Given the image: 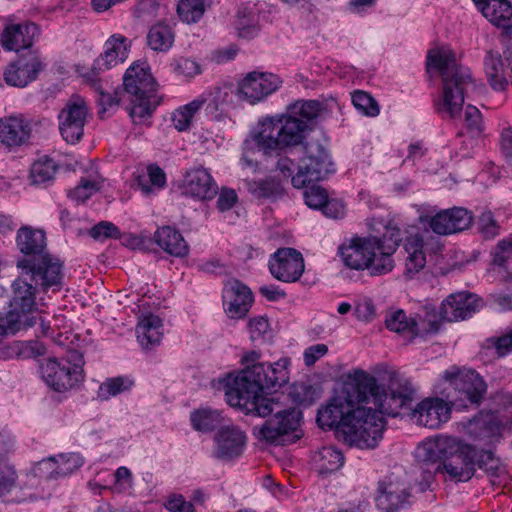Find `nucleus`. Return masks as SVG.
<instances>
[{
	"label": "nucleus",
	"mask_w": 512,
	"mask_h": 512,
	"mask_svg": "<svg viewBox=\"0 0 512 512\" xmlns=\"http://www.w3.org/2000/svg\"><path fill=\"white\" fill-rule=\"evenodd\" d=\"M127 38L122 35L111 36L104 45V52L94 60V63L85 75L98 76L105 70L111 69L126 60Z\"/></svg>",
	"instance_id": "obj_26"
},
{
	"label": "nucleus",
	"mask_w": 512,
	"mask_h": 512,
	"mask_svg": "<svg viewBox=\"0 0 512 512\" xmlns=\"http://www.w3.org/2000/svg\"><path fill=\"white\" fill-rule=\"evenodd\" d=\"M133 385V381L125 377H115L103 382L97 392L100 400H108L128 389Z\"/></svg>",
	"instance_id": "obj_48"
},
{
	"label": "nucleus",
	"mask_w": 512,
	"mask_h": 512,
	"mask_svg": "<svg viewBox=\"0 0 512 512\" xmlns=\"http://www.w3.org/2000/svg\"><path fill=\"white\" fill-rule=\"evenodd\" d=\"M290 395L295 403L308 407L315 402L318 397V392L316 388L310 384L299 383L293 385Z\"/></svg>",
	"instance_id": "obj_51"
},
{
	"label": "nucleus",
	"mask_w": 512,
	"mask_h": 512,
	"mask_svg": "<svg viewBox=\"0 0 512 512\" xmlns=\"http://www.w3.org/2000/svg\"><path fill=\"white\" fill-rule=\"evenodd\" d=\"M164 506L169 512H195L194 504L191 501H186L181 494L169 495Z\"/></svg>",
	"instance_id": "obj_58"
},
{
	"label": "nucleus",
	"mask_w": 512,
	"mask_h": 512,
	"mask_svg": "<svg viewBox=\"0 0 512 512\" xmlns=\"http://www.w3.org/2000/svg\"><path fill=\"white\" fill-rule=\"evenodd\" d=\"M492 263L512 274V236L500 240L491 250Z\"/></svg>",
	"instance_id": "obj_46"
},
{
	"label": "nucleus",
	"mask_w": 512,
	"mask_h": 512,
	"mask_svg": "<svg viewBox=\"0 0 512 512\" xmlns=\"http://www.w3.org/2000/svg\"><path fill=\"white\" fill-rule=\"evenodd\" d=\"M476 466L491 476H497L500 460L491 450H478L459 441V449L448 455L444 463L437 466L436 472L443 468L452 479L468 481L474 476Z\"/></svg>",
	"instance_id": "obj_8"
},
{
	"label": "nucleus",
	"mask_w": 512,
	"mask_h": 512,
	"mask_svg": "<svg viewBox=\"0 0 512 512\" xmlns=\"http://www.w3.org/2000/svg\"><path fill=\"white\" fill-rule=\"evenodd\" d=\"M44 68L45 63L38 50L28 51L7 67L4 79L8 85L23 88L35 81Z\"/></svg>",
	"instance_id": "obj_18"
},
{
	"label": "nucleus",
	"mask_w": 512,
	"mask_h": 512,
	"mask_svg": "<svg viewBox=\"0 0 512 512\" xmlns=\"http://www.w3.org/2000/svg\"><path fill=\"white\" fill-rule=\"evenodd\" d=\"M43 289L36 282L31 281L30 276L23 274L21 271L20 276L12 283L13 295L7 301L9 303L8 321L12 329H21L23 327H31L36 321L34 317H30L36 309V292L37 289Z\"/></svg>",
	"instance_id": "obj_11"
},
{
	"label": "nucleus",
	"mask_w": 512,
	"mask_h": 512,
	"mask_svg": "<svg viewBox=\"0 0 512 512\" xmlns=\"http://www.w3.org/2000/svg\"><path fill=\"white\" fill-rule=\"evenodd\" d=\"M302 254L294 248H280L269 260V270L273 277L282 282H295L304 272Z\"/></svg>",
	"instance_id": "obj_22"
},
{
	"label": "nucleus",
	"mask_w": 512,
	"mask_h": 512,
	"mask_svg": "<svg viewBox=\"0 0 512 512\" xmlns=\"http://www.w3.org/2000/svg\"><path fill=\"white\" fill-rule=\"evenodd\" d=\"M315 462L320 474H330L343 466L344 456L339 449L327 446L319 450Z\"/></svg>",
	"instance_id": "obj_39"
},
{
	"label": "nucleus",
	"mask_w": 512,
	"mask_h": 512,
	"mask_svg": "<svg viewBox=\"0 0 512 512\" xmlns=\"http://www.w3.org/2000/svg\"><path fill=\"white\" fill-rule=\"evenodd\" d=\"M483 16L501 28L512 26V6L508 0H491L482 6Z\"/></svg>",
	"instance_id": "obj_34"
},
{
	"label": "nucleus",
	"mask_w": 512,
	"mask_h": 512,
	"mask_svg": "<svg viewBox=\"0 0 512 512\" xmlns=\"http://www.w3.org/2000/svg\"><path fill=\"white\" fill-rule=\"evenodd\" d=\"M237 30L242 38H253L257 35L258 28L255 25L254 19H250L245 13L238 12Z\"/></svg>",
	"instance_id": "obj_59"
},
{
	"label": "nucleus",
	"mask_w": 512,
	"mask_h": 512,
	"mask_svg": "<svg viewBox=\"0 0 512 512\" xmlns=\"http://www.w3.org/2000/svg\"><path fill=\"white\" fill-rule=\"evenodd\" d=\"M250 190L257 196L268 198L280 192L279 184L271 179L255 181L250 185Z\"/></svg>",
	"instance_id": "obj_55"
},
{
	"label": "nucleus",
	"mask_w": 512,
	"mask_h": 512,
	"mask_svg": "<svg viewBox=\"0 0 512 512\" xmlns=\"http://www.w3.org/2000/svg\"><path fill=\"white\" fill-rule=\"evenodd\" d=\"M370 239L376 240V251L378 255V262L373 266L374 273H388L394 268V261L392 259L393 253L399 246L402 237L401 230L396 226L389 224L381 238L370 236Z\"/></svg>",
	"instance_id": "obj_27"
},
{
	"label": "nucleus",
	"mask_w": 512,
	"mask_h": 512,
	"mask_svg": "<svg viewBox=\"0 0 512 512\" xmlns=\"http://www.w3.org/2000/svg\"><path fill=\"white\" fill-rule=\"evenodd\" d=\"M162 320L154 315L147 314L140 318L136 333L140 345L144 349L153 348L159 345L163 336Z\"/></svg>",
	"instance_id": "obj_32"
},
{
	"label": "nucleus",
	"mask_w": 512,
	"mask_h": 512,
	"mask_svg": "<svg viewBox=\"0 0 512 512\" xmlns=\"http://www.w3.org/2000/svg\"><path fill=\"white\" fill-rule=\"evenodd\" d=\"M56 457V467L49 472V477H64L79 469L84 460L78 453L59 454Z\"/></svg>",
	"instance_id": "obj_45"
},
{
	"label": "nucleus",
	"mask_w": 512,
	"mask_h": 512,
	"mask_svg": "<svg viewBox=\"0 0 512 512\" xmlns=\"http://www.w3.org/2000/svg\"><path fill=\"white\" fill-rule=\"evenodd\" d=\"M155 243L165 252L183 258L189 254V246L182 234L171 226H163L154 233Z\"/></svg>",
	"instance_id": "obj_31"
},
{
	"label": "nucleus",
	"mask_w": 512,
	"mask_h": 512,
	"mask_svg": "<svg viewBox=\"0 0 512 512\" xmlns=\"http://www.w3.org/2000/svg\"><path fill=\"white\" fill-rule=\"evenodd\" d=\"M273 417L267 419L261 426L253 428V434L260 441L276 445H286L298 441L302 437L300 421L302 414L295 408L281 409L275 406Z\"/></svg>",
	"instance_id": "obj_9"
},
{
	"label": "nucleus",
	"mask_w": 512,
	"mask_h": 512,
	"mask_svg": "<svg viewBox=\"0 0 512 512\" xmlns=\"http://www.w3.org/2000/svg\"><path fill=\"white\" fill-rule=\"evenodd\" d=\"M156 82L144 65H131L123 77V87L131 96L129 115L134 123H142L150 117L157 105L159 98L156 95Z\"/></svg>",
	"instance_id": "obj_7"
},
{
	"label": "nucleus",
	"mask_w": 512,
	"mask_h": 512,
	"mask_svg": "<svg viewBox=\"0 0 512 512\" xmlns=\"http://www.w3.org/2000/svg\"><path fill=\"white\" fill-rule=\"evenodd\" d=\"M237 199V194L233 189L223 188L219 193L216 206L219 211L225 212L235 205Z\"/></svg>",
	"instance_id": "obj_62"
},
{
	"label": "nucleus",
	"mask_w": 512,
	"mask_h": 512,
	"mask_svg": "<svg viewBox=\"0 0 512 512\" xmlns=\"http://www.w3.org/2000/svg\"><path fill=\"white\" fill-rule=\"evenodd\" d=\"M102 182L99 175L83 177L74 189L69 190L68 197L78 203L84 202L100 190Z\"/></svg>",
	"instance_id": "obj_44"
},
{
	"label": "nucleus",
	"mask_w": 512,
	"mask_h": 512,
	"mask_svg": "<svg viewBox=\"0 0 512 512\" xmlns=\"http://www.w3.org/2000/svg\"><path fill=\"white\" fill-rule=\"evenodd\" d=\"M291 360L282 357L275 362H255L247 365L235 377H229L225 395L230 406L238 407L246 414L267 417L278 406V401L263 395L276 392L290 379Z\"/></svg>",
	"instance_id": "obj_2"
},
{
	"label": "nucleus",
	"mask_w": 512,
	"mask_h": 512,
	"mask_svg": "<svg viewBox=\"0 0 512 512\" xmlns=\"http://www.w3.org/2000/svg\"><path fill=\"white\" fill-rule=\"evenodd\" d=\"M470 211L460 207L443 210L430 219V228L438 235H449L461 232L472 223Z\"/></svg>",
	"instance_id": "obj_25"
},
{
	"label": "nucleus",
	"mask_w": 512,
	"mask_h": 512,
	"mask_svg": "<svg viewBox=\"0 0 512 512\" xmlns=\"http://www.w3.org/2000/svg\"><path fill=\"white\" fill-rule=\"evenodd\" d=\"M362 384H346L340 393L318 409L316 421L322 429H335L345 443L358 448H375L382 438L383 420L370 408L355 407L365 400Z\"/></svg>",
	"instance_id": "obj_1"
},
{
	"label": "nucleus",
	"mask_w": 512,
	"mask_h": 512,
	"mask_svg": "<svg viewBox=\"0 0 512 512\" xmlns=\"http://www.w3.org/2000/svg\"><path fill=\"white\" fill-rule=\"evenodd\" d=\"M327 112L326 106L318 100H297L279 117L260 121L259 130L252 134V139L264 153L298 146L303 143L306 132Z\"/></svg>",
	"instance_id": "obj_3"
},
{
	"label": "nucleus",
	"mask_w": 512,
	"mask_h": 512,
	"mask_svg": "<svg viewBox=\"0 0 512 512\" xmlns=\"http://www.w3.org/2000/svg\"><path fill=\"white\" fill-rule=\"evenodd\" d=\"M412 487L405 475L390 474L380 480L375 498L383 512H398L411 505Z\"/></svg>",
	"instance_id": "obj_13"
},
{
	"label": "nucleus",
	"mask_w": 512,
	"mask_h": 512,
	"mask_svg": "<svg viewBox=\"0 0 512 512\" xmlns=\"http://www.w3.org/2000/svg\"><path fill=\"white\" fill-rule=\"evenodd\" d=\"M304 148L305 155L300 159L297 173L291 178L292 185L298 189L322 181L335 172L330 152L323 144L310 141Z\"/></svg>",
	"instance_id": "obj_10"
},
{
	"label": "nucleus",
	"mask_w": 512,
	"mask_h": 512,
	"mask_svg": "<svg viewBox=\"0 0 512 512\" xmlns=\"http://www.w3.org/2000/svg\"><path fill=\"white\" fill-rule=\"evenodd\" d=\"M222 300L227 316L231 319H241L249 312L254 297L247 285L238 279L232 278L224 284Z\"/></svg>",
	"instance_id": "obj_21"
},
{
	"label": "nucleus",
	"mask_w": 512,
	"mask_h": 512,
	"mask_svg": "<svg viewBox=\"0 0 512 512\" xmlns=\"http://www.w3.org/2000/svg\"><path fill=\"white\" fill-rule=\"evenodd\" d=\"M205 12L203 0H180L177 13L180 19L188 24L198 22Z\"/></svg>",
	"instance_id": "obj_47"
},
{
	"label": "nucleus",
	"mask_w": 512,
	"mask_h": 512,
	"mask_svg": "<svg viewBox=\"0 0 512 512\" xmlns=\"http://www.w3.org/2000/svg\"><path fill=\"white\" fill-rule=\"evenodd\" d=\"M174 43L172 28L165 23H157L152 26L147 34L148 46L157 52H167Z\"/></svg>",
	"instance_id": "obj_37"
},
{
	"label": "nucleus",
	"mask_w": 512,
	"mask_h": 512,
	"mask_svg": "<svg viewBox=\"0 0 512 512\" xmlns=\"http://www.w3.org/2000/svg\"><path fill=\"white\" fill-rule=\"evenodd\" d=\"M85 80L91 85V87L98 93L97 102L101 107L99 115L103 117V114L110 108L117 106L119 99L117 98V92L108 87V82L103 81L98 76H87L83 75Z\"/></svg>",
	"instance_id": "obj_36"
},
{
	"label": "nucleus",
	"mask_w": 512,
	"mask_h": 512,
	"mask_svg": "<svg viewBox=\"0 0 512 512\" xmlns=\"http://www.w3.org/2000/svg\"><path fill=\"white\" fill-rule=\"evenodd\" d=\"M328 352V347L326 344L319 343L312 346H309L304 350L303 360L306 366H312L318 361L320 358L325 356Z\"/></svg>",
	"instance_id": "obj_61"
},
{
	"label": "nucleus",
	"mask_w": 512,
	"mask_h": 512,
	"mask_svg": "<svg viewBox=\"0 0 512 512\" xmlns=\"http://www.w3.org/2000/svg\"><path fill=\"white\" fill-rule=\"evenodd\" d=\"M190 421L196 431L210 432L222 427L223 417L217 410L203 408L191 412Z\"/></svg>",
	"instance_id": "obj_38"
},
{
	"label": "nucleus",
	"mask_w": 512,
	"mask_h": 512,
	"mask_svg": "<svg viewBox=\"0 0 512 512\" xmlns=\"http://www.w3.org/2000/svg\"><path fill=\"white\" fill-rule=\"evenodd\" d=\"M88 107L79 96H72L59 112V131L62 138L70 144L79 142L87 123Z\"/></svg>",
	"instance_id": "obj_14"
},
{
	"label": "nucleus",
	"mask_w": 512,
	"mask_h": 512,
	"mask_svg": "<svg viewBox=\"0 0 512 512\" xmlns=\"http://www.w3.org/2000/svg\"><path fill=\"white\" fill-rule=\"evenodd\" d=\"M17 472L6 458L0 456V497L9 494L17 485Z\"/></svg>",
	"instance_id": "obj_49"
},
{
	"label": "nucleus",
	"mask_w": 512,
	"mask_h": 512,
	"mask_svg": "<svg viewBox=\"0 0 512 512\" xmlns=\"http://www.w3.org/2000/svg\"><path fill=\"white\" fill-rule=\"evenodd\" d=\"M512 407V402H511ZM508 429L509 431H512V417L510 421H507L505 424L500 423L496 419H490L489 421H486L483 425V433L484 436L490 439V442H493L494 440H498L502 432Z\"/></svg>",
	"instance_id": "obj_56"
},
{
	"label": "nucleus",
	"mask_w": 512,
	"mask_h": 512,
	"mask_svg": "<svg viewBox=\"0 0 512 512\" xmlns=\"http://www.w3.org/2000/svg\"><path fill=\"white\" fill-rule=\"evenodd\" d=\"M405 250L408 257L405 264V273L412 277L425 267L426 258L423 253V238L419 234L406 239Z\"/></svg>",
	"instance_id": "obj_35"
},
{
	"label": "nucleus",
	"mask_w": 512,
	"mask_h": 512,
	"mask_svg": "<svg viewBox=\"0 0 512 512\" xmlns=\"http://www.w3.org/2000/svg\"><path fill=\"white\" fill-rule=\"evenodd\" d=\"M377 241L370 237H356L351 240L349 245L339 248L341 259L345 266L355 270L369 269L373 276L383 273H374L373 266L378 262V253L376 251Z\"/></svg>",
	"instance_id": "obj_15"
},
{
	"label": "nucleus",
	"mask_w": 512,
	"mask_h": 512,
	"mask_svg": "<svg viewBox=\"0 0 512 512\" xmlns=\"http://www.w3.org/2000/svg\"><path fill=\"white\" fill-rule=\"evenodd\" d=\"M327 197L328 194L326 190L315 184L304 191L305 203L312 209H321V207L325 204Z\"/></svg>",
	"instance_id": "obj_53"
},
{
	"label": "nucleus",
	"mask_w": 512,
	"mask_h": 512,
	"mask_svg": "<svg viewBox=\"0 0 512 512\" xmlns=\"http://www.w3.org/2000/svg\"><path fill=\"white\" fill-rule=\"evenodd\" d=\"M476 295L466 292L451 294L442 304L441 317L448 322H456L471 317L480 307Z\"/></svg>",
	"instance_id": "obj_28"
},
{
	"label": "nucleus",
	"mask_w": 512,
	"mask_h": 512,
	"mask_svg": "<svg viewBox=\"0 0 512 512\" xmlns=\"http://www.w3.org/2000/svg\"><path fill=\"white\" fill-rule=\"evenodd\" d=\"M352 103L359 112L366 116L374 117L380 112L375 99L364 91H355L352 94Z\"/></svg>",
	"instance_id": "obj_50"
},
{
	"label": "nucleus",
	"mask_w": 512,
	"mask_h": 512,
	"mask_svg": "<svg viewBox=\"0 0 512 512\" xmlns=\"http://www.w3.org/2000/svg\"><path fill=\"white\" fill-rule=\"evenodd\" d=\"M442 378L457 394L451 400L452 405L467 407L479 405L484 398L487 385L483 378L474 370L451 367L442 374Z\"/></svg>",
	"instance_id": "obj_12"
},
{
	"label": "nucleus",
	"mask_w": 512,
	"mask_h": 512,
	"mask_svg": "<svg viewBox=\"0 0 512 512\" xmlns=\"http://www.w3.org/2000/svg\"><path fill=\"white\" fill-rule=\"evenodd\" d=\"M31 132V122L23 115L0 119V142L9 148H17L28 143Z\"/></svg>",
	"instance_id": "obj_29"
},
{
	"label": "nucleus",
	"mask_w": 512,
	"mask_h": 512,
	"mask_svg": "<svg viewBox=\"0 0 512 512\" xmlns=\"http://www.w3.org/2000/svg\"><path fill=\"white\" fill-rule=\"evenodd\" d=\"M459 449V440L451 436H437L421 442L416 450L422 462L444 463L448 455Z\"/></svg>",
	"instance_id": "obj_30"
},
{
	"label": "nucleus",
	"mask_w": 512,
	"mask_h": 512,
	"mask_svg": "<svg viewBox=\"0 0 512 512\" xmlns=\"http://www.w3.org/2000/svg\"><path fill=\"white\" fill-rule=\"evenodd\" d=\"M41 27L32 21L8 23L4 26L0 43L4 50L19 53L22 50L33 51L34 44L40 39Z\"/></svg>",
	"instance_id": "obj_17"
},
{
	"label": "nucleus",
	"mask_w": 512,
	"mask_h": 512,
	"mask_svg": "<svg viewBox=\"0 0 512 512\" xmlns=\"http://www.w3.org/2000/svg\"><path fill=\"white\" fill-rule=\"evenodd\" d=\"M363 388L362 392L365 393L363 402L373 403L375 409L369 408L383 420L384 425V415L396 417L413 401L414 389L411 383L407 379L400 378L396 373H392L390 377L388 392L377 384L374 377L366 378Z\"/></svg>",
	"instance_id": "obj_6"
},
{
	"label": "nucleus",
	"mask_w": 512,
	"mask_h": 512,
	"mask_svg": "<svg viewBox=\"0 0 512 512\" xmlns=\"http://www.w3.org/2000/svg\"><path fill=\"white\" fill-rule=\"evenodd\" d=\"M174 69L178 74L185 77H193L201 72L199 64L188 58H181L178 60Z\"/></svg>",
	"instance_id": "obj_63"
},
{
	"label": "nucleus",
	"mask_w": 512,
	"mask_h": 512,
	"mask_svg": "<svg viewBox=\"0 0 512 512\" xmlns=\"http://www.w3.org/2000/svg\"><path fill=\"white\" fill-rule=\"evenodd\" d=\"M206 99L200 96L190 103L179 107L172 114V122L178 131H186L189 129L194 115L202 108Z\"/></svg>",
	"instance_id": "obj_41"
},
{
	"label": "nucleus",
	"mask_w": 512,
	"mask_h": 512,
	"mask_svg": "<svg viewBox=\"0 0 512 512\" xmlns=\"http://www.w3.org/2000/svg\"><path fill=\"white\" fill-rule=\"evenodd\" d=\"M182 191L187 196L204 201L213 199L216 196L218 186L210 172L205 168L199 167L185 174Z\"/></svg>",
	"instance_id": "obj_24"
},
{
	"label": "nucleus",
	"mask_w": 512,
	"mask_h": 512,
	"mask_svg": "<svg viewBox=\"0 0 512 512\" xmlns=\"http://www.w3.org/2000/svg\"><path fill=\"white\" fill-rule=\"evenodd\" d=\"M89 235L95 240L117 239L120 237V231L113 223L101 221L90 229Z\"/></svg>",
	"instance_id": "obj_54"
},
{
	"label": "nucleus",
	"mask_w": 512,
	"mask_h": 512,
	"mask_svg": "<svg viewBox=\"0 0 512 512\" xmlns=\"http://www.w3.org/2000/svg\"><path fill=\"white\" fill-rule=\"evenodd\" d=\"M246 434L235 425H224L214 436V456L221 461L240 457L246 446Z\"/></svg>",
	"instance_id": "obj_23"
},
{
	"label": "nucleus",
	"mask_w": 512,
	"mask_h": 512,
	"mask_svg": "<svg viewBox=\"0 0 512 512\" xmlns=\"http://www.w3.org/2000/svg\"><path fill=\"white\" fill-rule=\"evenodd\" d=\"M281 84L275 74L253 71L238 83L237 94L241 100L256 104L274 93Z\"/></svg>",
	"instance_id": "obj_16"
},
{
	"label": "nucleus",
	"mask_w": 512,
	"mask_h": 512,
	"mask_svg": "<svg viewBox=\"0 0 512 512\" xmlns=\"http://www.w3.org/2000/svg\"><path fill=\"white\" fill-rule=\"evenodd\" d=\"M484 69L490 86L497 91H504L508 87L505 65L502 56L492 50L486 53Z\"/></svg>",
	"instance_id": "obj_33"
},
{
	"label": "nucleus",
	"mask_w": 512,
	"mask_h": 512,
	"mask_svg": "<svg viewBox=\"0 0 512 512\" xmlns=\"http://www.w3.org/2000/svg\"><path fill=\"white\" fill-rule=\"evenodd\" d=\"M452 406L440 397H427L410 409L409 416L419 426L438 429L450 419Z\"/></svg>",
	"instance_id": "obj_19"
},
{
	"label": "nucleus",
	"mask_w": 512,
	"mask_h": 512,
	"mask_svg": "<svg viewBox=\"0 0 512 512\" xmlns=\"http://www.w3.org/2000/svg\"><path fill=\"white\" fill-rule=\"evenodd\" d=\"M426 64L428 69H437L442 78V95L435 101L437 113L456 118L462 111L465 91L473 85L470 70L458 64L455 53L446 47L430 50Z\"/></svg>",
	"instance_id": "obj_5"
},
{
	"label": "nucleus",
	"mask_w": 512,
	"mask_h": 512,
	"mask_svg": "<svg viewBox=\"0 0 512 512\" xmlns=\"http://www.w3.org/2000/svg\"><path fill=\"white\" fill-rule=\"evenodd\" d=\"M57 165L52 159H39L35 161L30 169L31 183L36 186H46L54 180Z\"/></svg>",
	"instance_id": "obj_43"
},
{
	"label": "nucleus",
	"mask_w": 512,
	"mask_h": 512,
	"mask_svg": "<svg viewBox=\"0 0 512 512\" xmlns=\"http://www.w3.org/2000/svg\"><path fill=\"white\" fill-rule=\"evenodd\" d=\"M465 123L467 129L473 134H479L482 130V117L480 111L468 105L465 110Z\"/></svg>",
	"instance_id": "obj_60"
},
{
	"label": "nucleus",
	"mask_w": 512,
	"mask_h": 512,
	"mask_svg": "<svg viewBox=\"0 0 512 512\" xmlns=\"http://www.w3.org/2000/svg\"><path fill=\"white\" fill-rule=\"evenodd\" d=\"M385 325L388 330L406 334L410 338H414L418 334L416 321L408 318L403 310H397L387 315Z\"/></svg>",
	"instance_id": "obj_40"
},
{
	"label": "nucleus",
	"mask_w": 512,
	"mask_h": 512,
	"mask_svg": "<svg viewBox=\"0 0 512 512\" xmlns=\"http://www.w3.org/2000/svg\"><path fill=\"white\" fill-rule=\"evenodd\" d=\"M250 339L253 342H264L271 338V329L268 319L264 316L254 317L248 322Z\"/></svg>",
	"instance_id": "obj_52"
},
{
	"label": "nucleus",
	"mask_w": 512,
	"mask_h": 512,
	"mask_svg": "<svg viewBox=\"0 0 512 512\" xmlns=\"http://www.w3.org/2000/svg\"><path fill=\"white\" fill-rule=\"evenodd\" d=\"M478 228L486 239L494 238L499 234V226L490 211L481 214L479 217Z\"/></svg>",
	"instance_id": "obj_57"
},
{
	"label": "nucleus",
	"mask_w": 512,
	"mask_h": 512,
	"mask_svg": "<svg viewBox=\"0 0 512 512\" xmlns=\"http://www.w3.org/2000/svg\"><path fill=\"white\" fill-rule=\"evenodd\" d=\"M16 247L21 253L16 267L30 276L43 289L62 287L63 264L47 250L46 233L42 229L22 226L17 231Z\"/></svg>",
	"instance_id": "obj_4"
},
{
	"label": "nucleus",
	"mask_w": 512,
	"mask_h": 512,
	"mask_svg": "<svg viewBox=\"0 0 512 512\" xmlns=\"http://www.w3.org/2000/svg\"><path fill=\"white\" fill-rule=\"evenodd\" d=\"M488 342L495 348L498 356H505L512 351V330L500 337L490 338Z\"/></svg>",
	"instance_id": "obj_64"
},
{
	"label": "nucleus",
	"mask_w": 512,
	"mask_h": 512,
	"mask_svg": "<svg viewBox=\"0 0 512 512\" xmlns=\"http://www.w3.org/2000/svg\"><path fill=\"white\" fill-rule=\"evenodd\" d=\"M40 372L46 384L57 392L72 389L83 380L68 360L48 358L41 363Z\"/></svg>",
	"instance_id": "obj_20"
},
{
	"label": "nucleus",
	"mask_w": 512,
	"mask_h": 512,
	"mask_svg": "<svg viewBox=\"0 0 512 512\" xmlns=\"http://www.w3.org/2000/svg\"><path fill=\"white\" fill-rule=\"evenodd\" d=\"M135 184L145 195H149L165 186L166 176L164 171L157 165H149L147 167V175L137 176Z\"/></svg>",
	"instance_id": "obj_42"
}]
</instances>
